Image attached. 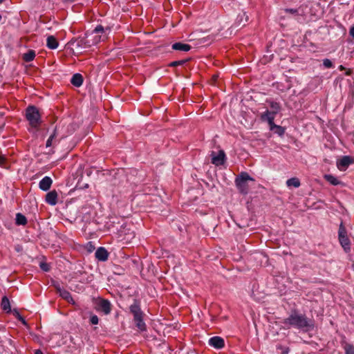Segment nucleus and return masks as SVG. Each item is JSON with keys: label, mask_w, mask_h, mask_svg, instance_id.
<instances>
[{"label": "nucleus", "mask_w": 354, "mask_h": 354, "mask_svg": "<svg viewBox=\"0 0 354 354\" xmlns=\"http://www.w3.org/2000/svg\"><path fill=\"white\" fill-rule=\"evenodd\" d=\"M188 60L189 59H182V60H178V61H174V62H171L169 64V66H177L183 65L185 63H186Z\"/></svg>", "instance_id": "c756f323"}, {"label": "nucleus", "mask_w": 354, "mask_h": 354, "mask_svg": "<svg viewBox=\"0 0 354 354\" xmlns=\"http://www.w3.org/2000/svg\"><path fill=\"white\" fill-rule=\"evenodd\" d=\"M276 133H277L279 135L281 136L284 133V129L281 126H279L277 128Z\"/></svg>", "instance_id": "c9c22d12"}, {"label": "nucleus", "mask_w": 354, "mask_h": 354, "mask_svg": "<svg viewBox=\"0 0 354 354\" xmlns=\"http://www.w3.org/2000/svg\"><path fill=\"white\" fill-rule=\"evenodd\" d=\"M106 30H110L109 28H106V30H104V27L102 25H98L95 27V28L93 30L91 36H93L94 34H98L102 33L101 35H95L94 36V41H93V44H97L100 42V41H104L107 39V34L106 33Z\"/></svg>", "instance_id": "423d86ee"}, {"label": "nucleus", "mask_w": 354, "mask_h": 354, "mask_svg": "<svg viewBox=\"0 0 354 354\" xmlns=\"http://www.w3.org/2000/svg\"><path fill=\"white\" fill-rule=\"evenodd\" d=\"M52 183V179L48 176H45L40 180L39 187L43 191H48L50 188Z\"/></svg>", "instance_id": "ddd939ff"}, {"label": "nucleus", "mask_w": 354, "mask_h": 354, "mask_svg": "<svg viewBox=\"0 0 354 354\" xmlns=\"http://www.w3.org/2000/svg\"><path fill=\"white\" fill-rule=\"evenodd\" d=\"M35 57V52L33 50H29L27 53L23 55V59L26 62L32 61Z\"/></svg>", "instance_id": "aec40b11"}, {"label": "nucleus", "mask_w": 354, "mask_h": 354, "mask_svg": "<svg viewBox=\"0 0 354 354\" xmlns=\"http://www.w3.org/2000/svg\"><path fill=\"white\" fill-rule=\"evenodd\" d=\"M254 180L247 173L241 172L235 179V184L240 193L246 195L249 192L248 181Z\"/></svg>", "instance_id": "20e7f679"}, {"label": "nucleus", "mask_w": 354, "mask_h": 354, "mask_svg": "<svg viewBox=\"0 0 354 354\" xmlns=\"http://www.w3.org/2000/svg\"><path fill=\"white\" fill-rule=\"evenodd\" d=\"M0 167L8 169L10 167V165L8 164L7 159L3 155H0Z\"/></svg>", "instance_id": "a878e982"}, {"label": "nucleus", "mask_w": 354, "mask_h": 354, "mask_svg": "<svg viewBox=\"0 0 354 354\" xmlns=\"http://www.w3.org/2000/svg\"><path fill=\"white\" fill-rule=\"evenodd\" d=\"M95 256L97 260L105 261L108 259L109 253L104 248L100 247L97 249Z\"/></svg>", "instance_id": "9d476101"}, {"label": "nucleus", "mask_w": 354, "mask_h": 354, "mask_svg": "<svg viewBox=\"0 0 354 354\" xmlns=\"http://www.w3.org/2000/svg\"><path fill=\"white\" fill-rule=\"evenodd\" d=\"M1 306L2 309L7 313H10L11 311L10 301L6 296L3 297Z\"/></svg>", "instance_id": "6ab92c4d"}, {"label": "nucleus", "mask_w": 354, "mask_h": 354, "mask_svg": "<svg viewBox=\"0 0 354 354\" xmlns=\"http://www.w3.org/2000/svg\"><path fill=\"white\" fill-rule=\"evenodd\" d=\"M13 313L14 315L16 316V317L21 322V323L25 325V326H27V322L25 320V319L19 314V313L17 310H13Z\"/></svg>", "instance_id": "cd10ccee"}, {"label": "nucleus", "mask_w": 354, "mask_h": 354, "mask_svg": "<svg viewBox=\"0 0 354 354\" xmlns=\"http://www.w3.org/2000/svg\"><path fill=\"white\" fill-rule=\"evenodd\" d=\"M66 1H71L73 2L74 0H65Z\"/></svg>", "instance_id": "a19ab883"}, {"label": "nucleus", "mask_w": 354, "mask_h": 354, "mask_svg": "<svg viewBox=\"0 0 354 354\" xmlns=\"http://www.w3.org/2000/svg\"><path fill=\"white\" fill-rule=\"evenodd\" d=\"M26 118L32 128L38 129L41 124V115L38 109L35 106H29L26 110Z\"/></svg>", "instance_id": "7ed1b4c3"}, {"label": "nucleus", "mask_w": 354, "mask_h": 354, "mask_svg": "<svg viewBox=\"0 0 354 354\" xmlns=\"http://www.w3.org/2000/svg\"><path fill=\"white\" fill-rule=\"evenodd\" d=\"M339 241L346 252H349L351 250V242L347 236L346 230L342 223L339 225L338 231Z\"/></svg>", "instance_id": "39448f33"}, {"label": "nucleus", "mask_w": 354, "mask_h": 354, "mask_svg": "<svg viewBox=\"0 0 354 354\" xmlns=\"http://www.w3.org/2000/svg\"><path fill=\"white\" fill-rule=\"evenodd\" d=\"M284 11L286 12H287V13H290V14L293 15H298V10L297 9H293V8L285 9Z\"/></svg>", "instance_id": "72a5a7b5"}, {"label": "nucleus", "mask_w": 354, "mask_h": 354, "mask_svg": "<svg viewBox=\"0 0 354 354\" xmlns=\"http://www.w3.org/2000/svg\"><path fill=\"white\" fill-rule=\"evenodd\" d=\"M40 268L42 270L45 271V272H48L50 270V267H49L48 264L46 263H41Z\"/></svg>", "instance_id": "f704fd0d"}, {"label": "nucleus", "mask_w": 354, "mask_h": 354, "mask_svg": "<svg viewBox=\"0 0 354 354\" xmlns=\"http://www.w3.org/2000/svg\"><path fill=\"white\" fill-rule=\"evenodd\" d=\"M286 185L288 187H294L295 188H297L300 186V180L299 178L294 177L288 179L286 181Z\"/></svg>", "instance_id": "4be33fe9"}, {"label": "nucleus", "mask_w": 354, "mask_h": 354, "mask_svg": "<svg viewBox=\"0 0 354 354\" xmlns=\"http://www.w3.org/2000/svg\"><path fill=\"white\" fill-rule=\"evenodd\" d=\"M351 69H347L346 70V75H350L351 74Z\"/></svg>", "instance_id": "4c0bfd02"}, {"label": "nucleus", "mask_w": 354, "mask_h": 354, "mask_svg": "<svg viewBox=\"0 0 354 354\" xmlns=\"http://www.w3.org/2000/svg\"><path fill=\"white\" fill-rule=\"evenodd\" d=\"M324 178L333 185H337L340 184V182L337 180V178L332 175H325Z\"/></svg>", "instance_id": "b1692460"}, {"label": "nucleus", "mask_w": 354, "mask_h": 354, "mask_svg": "<svg viewBox=\"0 0 354 354\" xmlns=\"http://www.w3.org/2000/svg\"><path fill=\"white\" fill-rule=\"evenodd\" d=\"M129 310L133 315V320L138 328L140 331L145 330L146 325L143 321L144 313L141 310L139 302L137 300H134L133 304L130 306Z\"/></svg>", "instance_id": "f03ea898"}, {"label": "nucleus", "mask_w": 354, "mask_h": 354, "mask_svg": "<svg viewBox=\"0 0 354 354\" xmlns=\"http://www.w3.org/2000/svg\"><path fill=\"white\" fill-rule=\"evenodd\" d=\"M272 117L274 118L275 114L270 112V111H266L264 113L261 115L262 120H266L268 122H269V118Z\"/></svg>", "instance_id": "393cba45"}, {"label": "nucleus", "mask_w": 354, "mask_h": 354, "mask_svg": "<svg viewBox=\"0 0 354 354\" xmlns=\"http://www.w3.org/2000/svg\"><path fill=\"white\" fill-rule=\"evenodd\" d=\"M1 19H2V17H1V15H0V21L1 20Z\"/></svg>", "instance_id": "37998d69"}, {"label": "nucleus", "mask_w": 354, "mask_h": 354, "mask_svg": "<svg viewBox=\"0 0 354 354\" xmlns=\"http://www.w3.org/2000/svg\"><path fill=\"white\" fill-rule=\"evenodd\" d=\"M323 65L327 68H332L333 66L332 62L329 59H324L323 60Z\"/></svg>", "instance_id": "2f4dec72"}, {"label": "nucleus", "mask_w": 354, "mask_h": 354, "mask_svg": "<svg viewBox=\"0 0 354 354\" xmlns=\"http://www.w3.org/2000/svg\"><path fill=\"white\" fill-rule=\"evenodd\" d=\"M54 287L55 288L57 292L59 294V295L68 302L75 304V301L73 300L71 293L64 288H61L58 283L54 284Z\"/></svg>", "instance_id": "0eeeda50"}, {"label": "nucleus", "mask_w": 354, "mask_h": 354, "mask_svg": "<svg viewBox=\"0 0 354 354\" xmlns=\"http://www.w3.org/2000/svg\"><path fill=\"white\" fill-rule=\"evenodd\" d=\"M344 349L345 354H354V346L351 344H346Z\"/></svg>", "instance_id": "bb28decb"}, {"label": "nucleus", "mask_w": 354, "mask_h": 354, "mask_svg": "<svg viewBox=\"0 0 354 354\" xmlns=\"http://www.w3.org/2000/svg\"><path fill=\"white\" fill-rule=\"evenodd\" d=\"M268 102L269 103L270 107L271 109V111H270L276 115L281 109L279 103L274 101H268Z\"/></svg>", "instance_id": "412c9836"}, {"label": "nucleus", "mask_w": 354, "mask_h": 354, "mask_svg": "<svg viewBox=\"0 0 354 354\" xmlns=\"http://www.w3.org/2000/svg\"><path fill=\"white\" fill-rule=\"evenodd\" d=\"M90 322L92 324L95 325L97 324L99 322V319L97 315H93L90 318Z\"/></svg>", "instance_id": "473e14b6"}, {"label": "nucleus", "mask_w": 354, "mask_h": 354, "mask_svg": "<svg viewBox=\"0 0 354 354\" xmlns=\"http://www.w3.org/2000/svg\"><path fill=\"white\" fill-rule=\"evenodd\" d=\"M71 82L75 86H77V87L80 86L83 83L82 75L80 73H75L72 77Z\"/></svg>", "instance_id": "f3484780"}, {"label": "nucleus", "mask_w": 354, "mask_h": 354, "mask_svg": "<svg viewBox=\"0 0 354 354\" xmlns=\"http://www.w3.org/2000/svg\"><path fill=\"white\" fill-rule=\"evenodd\" d=\"M274 119L273 117L269 118L268 124L270 126V130H274V129H277V127H279V125L274 124Z\"/></svg>", "instance_id": "7c9ffc66"}, {"label": "nucleus", "mask_w": 354, "mask_h": 354, "mask_svg": "<svg viewBox=\"0 0 354 354\" xmlns=\"http://www.w3.org/2000/svg\"><path fill=\"white\" fill-rule=\"evenodd\" d=\"M172 48L176 50L189 51L191 49V46L187 44L176 42L172 45Z\"/></svg>", "instance_id": "dca6fc26"}, {"label": "nucleus", "mask_w": 354, "mask_h": 354, "mask_svg": "<svg viewBox=\"0 0 354 354\" xmlns=\"http://www.w3.org/2000/svg\"><path fill=\"white\" fill-rule=\"evenodd\" d=\"M349 33L351 36H352V37L354 38V26L351 28Z\"/></svg>", "instance_id": "e433bc0d"}, {"label": "nucleus", "mask_w": 354, "mask_h": 354, "mask_svg": "<svg viewBox=\"0 0 354 354\" xmlns=\"http://www.w3.org/2000/svg\"><path fill=\"white\" fill-rule=\"evenodd\" d=\"M99 310H102L105 315H108L111 313V304L108 300L102 299L98 304Z\"/></svg>", "instance_id": "4468645a"}, {"label": "nucleus", "mask_w": 354, "mask_h": 354, "mask_svg": "<svg viewBox=\"0 0 354 354\" xmlns=\"http://www.w3.org/2000/svg\"><path fill=\"white\" fill-rule=\"evenodd\" d=\"M56 137V129H55L53 133L48 138V139L46 141V147H49L52 145L53 140Z\"/></svg>", "instance_id": "c85d7f7f"}, {"label": "nucleus", "mask_w": 354, "mask_h": 354, "mask_svg": "<svg viewBox=\"0 0 354 354\" xmlns=\"http://www.w3.org/2000/svg\"><path fill=\"white\" fill-rule=\"evenodd\" d=\"M209 344L210 346L218 349L223 348L225 345L223 339L218 336L211 337L209 339Z\"/></svg>", "instance_id": "9b49d317"}, {"label": "nucleus", "mask_w": 354, "mask_h": 354, "mask_svg": "<svg viewBox=\"0 0 354 354\" xmlns=\"http://www.w3.org/2000/svg\"><path fill=\"white\" fill-rule=\"evenodd\" d=\"M212 156V163L218 166L222 165L224 163L225 154L224 151L220 150L218 151V153L216 155V153L214 151H212L211 153Z\"/></svg>", "instance_id": "1a4fd4ad"}, {"label": "nucleus", "mask_w": 354, "mask_h": 354, "mask_svg": "<svg viewBox=\"0 0 354 354\" xmlns=\"http://www.w3.org/2000/svg\"><path fill=\"white\" fill-rule=\"evenodd\" d=\"M5 0H0V3H2Z\"/></svg>", "instance_id": "79ce46f5"}, {"label": "nucleus", "mask_w": 354, "mask_h": 354, "mask_svg": "<svg viewBox=\"0 0 354 354\" xmlns=\"http://www.w3.org/2000/svg\"><path fill=\"white\" fill-rule=\"evenodd\" d=\"M35 354H44L41 350H36Z\"/></svg>", "instance_id": "58836bf2"}, {"label": "nucleus", "mask_w": 354, "mask_h": 354, "mask_svg": "<svg viewBox=\"0 0 354 354\" xmlns=\"http://www.w3.org/2000/svg\"><path fill=\"white\" fill-rule=\"evenodd\" d=\"M354 163V158L344 156L337 162V167L341 171L345 170L351 164Z\"/></svg>", "instance_id": "6e6552de"}, {"label": "nucleus", "mask_w": 354, "mask_h": 354, "mask_svg": "<svg viewBox=\"0 0 354 354\" xmlns=\"http://www.w3.org/2000/svg\"><path fill=\"white\" fill-rule=\"evenodd\" d=\"M27 223V219L25 216L21 213H17L16 215V224L18 225H24Z\"/></svg>", "instance_id": "5701e85b"}, {"label": "nucleus", "mask_w": 354, "mask_h": 354, "mask_svg": "<svg viewBox=\"0 0 354 354\" xmlns=\"http://www.w3.org/2000/svg\"><path fill=\"white\" fill-rule=\"evenodd\" d=\"M57 193L55 190L49 192L46 195V202L50 205H56L57 202Z\"/></svg>", "instance_id": "f8f14e48"}, {"label": "nucleus", "mask_w": 354, "mask_h": 354, "mask_svg": "<svg viewBox=\"0 0 354 354\" xmlns=\"http://www.w3.org/2000/svg\"><path fill=\"white\" fill-rule=\"evenodd\" d=\"M46 45L50 49H55L58 46V42L54 36H48Z\"/></svg>", "instance_id": "a211bd4d"}, {"label": "nucleus", "mask_w": 354, "mask_h": 354, "mask_svg": "<svg viewBox=\"0 0 354 354\" xmlns=\"http://www.w3.org/2000/svg\"><path fill=\"white\" fill-rule=\"evenodd\" d=\"M248 21V16L245 12L240 13L236 19V24L237 26H245V23Z\"/></svg>", "instance_id": "2eb2a0df"}, {"label": "nucleus", "mask_w": 354, "mask_h": 354, "mask_svg": "<svg viewBox=\"0 0 354 354\" xmlns=\"http://www.w3.org/2000/svg\"><path fill=\"white\" fill-rule=\"evenodd\" d=\"M339 69L340 71H344V70H346V68H345L344 66L340 65V66H339Z\"/></svg>", "instance_id": "ea45409f"}, {"label": "nucleus", "mask_w": 354, "mask_h": 354, "mask_svg": "<svg viewBox=\"0 0 354 354\" xmlns=\"http://www.w3.org/2000/svg\"><path fill=\"white\" fill-rule=\"evenodd\" d=\"M283 323L306 331L314 328V324L311 319L304 314L298 313L296 310H292L288 317L283 321Z\"/></svg>", "instance_id": "f257e3e1"}]
</instances>
